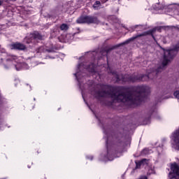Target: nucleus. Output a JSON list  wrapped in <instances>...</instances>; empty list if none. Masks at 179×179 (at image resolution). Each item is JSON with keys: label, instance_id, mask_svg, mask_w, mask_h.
Here are the masks:
<instances>
[{"label": "nucleus", "instance_id": "obj_15", "mask_svg": "<svg viewBox=\"0 0 179 179\" xmlns=\"http://www.w3.org/2000/svg\"><path fill=\"white\" fill-rule=\"evenodd\" d=\"M25 43H27V44H30V43L33 42V39H29V38H25L24 39Z\"/></svg>", "mask_w": 179, "mask_h": 179}, {"label": "nucleus", "instance_id": "obj_7", "mask_svg": "<svg viewBox=\"0 0 179 179\" xmlns=\"http://www.w3.org/2000/svg\"><path fill=\"white\" fill-rule=\"evenodd\" d=\"M10 47L12 50H26V46L20 43H12L10 45Z\"/></svg>", "mask_w": 179, "mask_h": 179}, {"label": "nucleus", "instance_id": "obj_30", "mask_svg": "<svg viewBox=\"0 0 179 179\" xmlns=\"http://www.w3.org/2000/svg\"><path fill=\"white\" fill-rule=\"evenodd\" d=\"M108 153H109V152H108Z\"/></svg>", "mask_w": 179, "mask_h": 179}, {"label": "nucleus", "instance_id": "obj_4", "mask_svg": "<svg viewBox=\"0 0 179 179\" xmlns=\"http://www.w3.org/2000/svg\"><path fill=\"white\" fill-rule=\"evenodd\" d=\"M172 172L169 173V179H179V165L177 163H173L171 165Z\"/></svg>", "mask_w": 179, "mask_h": 179}, {"label": "nucleus", "instance_id": "obj_21", "mask_svg": "<svg viewBox=\"0 0 179 179\" xmlns=\"http://www.w3.org/2000/svg\"><path fill=\"white\" fill-rule=\"evenodd\" d=\"M87 159H90V160H93V157H90V158L89 157H87Z\"/></svg>", "mask_w": 179, "mask_h": 179}, {"label": "nucleus", "instance_id": "obj_20", "mask_svg": "<svg viewBox=\"0 0 179 179\" xmlns=\"http://www.w3.org/2000/svg\"><path fill=\"white\" fill-rule=\"evenodd\" d=\"M144 125H148V124H149V120L147 122H143Z\"/></svg>", "mask_w": 179, "mask_h": 179}, {"label": "nucleus", "instance_id": "obj_27", "mask_svg": "<svg viewBox=\"0 0 179 179\" xmlns=\"http://www.w3.org/2000/svg\"><path fill=\"white\" fill-rule=\"evenodd\" d=\"M108 141L106 140V145H108Z\"/></svg>", "mask_w": 179, "mask_h": 179}, {"label": "nucleus", "instance_id": "obj_11", "mask_svg": "<svg viewBox=\"0 0 179 179\" xmlns=\"http://www.w3.org/2000/svg\"><path fill=\"white\" fill-rule=\"evenodd\" d=\"M86 69L88 72H91V73H96V65L92 64L86 67Z\"/></svg>", "mask_w": 179, "mask_h": 179}, {"label": "nucleus", "instance_id": "obj_22", "mask_svg": "<svg viewBox=\"0 0 179 179\" xmlns=\"http://www.w3.org/2000/svg\"><path fill=\"white\" fill-rule=\"evenodd\" d=\"M42 49H43V48H40L38 49V51H37V52H40Z\"/></svg>", "mask_w": 179, "mask_h": 179}, {"label": "nucleus", "instance_id": "obj_24", "mask_svg": "<svg viewBox=\"0 0 179 179\" xmlns=\"http://www.w3.org/2000/svg\"><path fill=\"white\" fill-rule=\"evenodd\" d=\"M2 5V0H0V6Z\"/></svg>", "mask_w": 179, "mask_h": 179}, {"label": "nucleus", "instance_id": "obj_31", "mask_svg": "<svg viewBox=\"0 0 179 179\" xmlns=\"http://www.w3.org/2000/svg\"><path fill=\"white\" fill-rule=\"evenodd\" d=\"M83 76H85V75H83Z\"/></svg>", "mask_w": 179, "mask_h": 179}, {"label": "nucleus", "instance_id": "obj_13", "mask_svg": "<svg viewBox=\"0 0 179 179\" xmlns=\"http://www.w3.org/2000/svg\"><path fill=\"white\" fill-rule=\"evenodd\" d=\"M60 29H61V30L66 31L69 29V27H68V24H62L60 26Z\"/></svg>", "mask_w": 179, "mask_h": 179}, {"label": "nucleus", "instance_id": "obj_19", "mask_svg": "<svg viewBox=\"0 0 179 179\" xmlns=\"http://www.w3.org/2000/svg\"><path fill=\"white\" fill-rule=\"evenodd\" d=\"M107 54H108V51L105 50L103 52L102 55H107Z\"/></svg>", "mask_w": 179, "mask_h": 179}, {"label": "nucleus", "instance_id": "obj_12", "mask_svg": "<svg viewBox=\"0 0 179 179\" xmlns=\"http://www.w3.org/2000/svg\"><path fill=\"white\" fill-rule=\"evenodd\" d=\"M148 163V159H143L141 161H140L138 163H136V169H139L142 164H145Z\"/></svg>", "mask_w": 179, "mask_h": 179}, {"label": "nucleus", "instance_id": "obj_18", "mask_svg": "<svg viewBox=\"0 0 179 179\" xmlns=\"http://www.w3.org/2000/svg\"><path fill=\"white\" fill-rule=\"evenodd\" d=\"M134 27V29H136V27H139V29H143V25H136Z\"/></svg>", "mask_w": 179, "mask_h": 179}, {"label": "nucleus", "instance_id": "obj_14", "mask_svg": "<svg viewBox=\"0 0 179 179\" xmlns=\"http://www.w3.org/2000/svg\"><path fill=\"white\" fill-rule=\"evenodd\" d=\"M100 1H96L95 3H94V4L93 5V8H94V9H97L98 8H99L100 7Z\"/></svg>", "mask_w": 179, "mask_h": 179}, {"label": "nucleus", "instance_id": "obj_1", "mask_svg": "<svg viewBox=\"0 0 179 179\" xmlns=\"http://www.w3.org/2000/svg\"><path fill=\"white\" fill-rule=\"evenodd\" d=\"M150 88L146 85L134 87L132 91H124L121 87H111L108 85H97V89L91 92L96 99L108 96L113 101H122L129 104H139L145 99L143 93H149Z\"/></svg>", "mask_w": 179, "mask_h": 179}, {"label": "nucleus", "instance_id": "obj_10", "mask_svg": "<svg viewBox=\"0 0 179 179\" xmlns=\"http://www.w3.org/2000/svg\"><path fill=\"white\" fill-rule=\"evenodd\" d=\"M30 38L33 40H43V36H41L38 32H34L31 34Z\"/></svg>", "mask_w": 179, "mask_h": 179}, {"label": "nucleus", "instance_id": "obj_23", "mask_svg": "<svg viewBox=\"0 0 179 179\" xmlns=\"http://www.w3.org/2000/svg\"><path fill=\"white\" fill-rule=\"evenodd\" d=\"M92 55H97V53L96 52H93Z\"/></svg>", "mask_w": 179, "mask_h": 179}, {"label": "nucleus", "instance_id": "obj_3", "mask_svg": "<svg viewBox=\"0 0 179 179\" xmlns=\"http://www.w3.org/2000/svg\"><path fill=\"white\" fill-rule=\"evenodd\" d=\"M77 23H95L96 24H99V21L96 17H92V16H84V17H80L77 20Z\"/></svg>", "mask_w": 179, "mask_h": 179}, {"label": "nucleus", "instance_id": "obj_9", "mask_svg": "<svg viewBox=\"0 0 179 179\" xmlns=\"http://www.w3.org/2000/svg\"><path fill=\"white\" fill-rule=\"evenodd\" d=\"M6 62L8 65H10L12 62H17V57L15 55H10L8 58H7Z\"/></svg>", "mask_w": 179, "mask_h": 179}, {"label": "nucleus", "instance_id": "obj_26", "mask_svg": "<svg viewBox=\"0 0 179 179\" xmlns=\"http://www.w3.org/2000/svg\"><path fill=\"white\" fill-rule=\"evenodd\" d=\"M6 1H16V0H6Z\"/></svg>", "mask_w": 179, "mask_h": 179}, {"label": "nucleus", "instance_id": "obj_17", "mask_svg": "<svg viewBox=\"0 0 179 179\" xmlns=\"http://www.w3.org/2000/svg\"><path fill=\"white\" fill-rule=\"evenodd\" d=\"M173 96H175V97H176V99H179V90L176 91V92L173 93Z\"/></svg>", "mask_w": 179, "mask_h": 179}, {"label": "nucleus", "instance_id": "obj_8", "mask_svg": "<svg viewBox=\"0 0 179 179\" xmlns=\"http://www.w3.org/2000/svg\"><path fill=\"white\" fill-rule=\"evenodd\" d=\"M16 71H20V69H29V66L26 63H18L14 64Z\"/></svg>", "mask_w": 179, "mask_h": 179}, {"label": "nucleus", "instance_id": "obj_28", "mask_svg": "<svg viewBox=\"0 0 179 179\" xmlns=\"http://www.w3.org/2000/svg\"><path fill=\"white\" fill-rule=\"evenodd\" d=\"M108 160L111 161V160H113V159H108Z\"/></svg>", "mask_w": 179, "mask_h": 179}, {"label": "nucleus", "instance_id": "obj_16", "mask_svg": "<svg viewBox=\"0 0 179 179\" xmlns=\"http://www.w3.org/2000/svg\"><path fill=\"white\" fill-rule=\"evenodd\" d=\"M164 8H166V6L164 5H161L159 6H157L155 8V9H157V10H160L162 9H164Z\"/></svg>", "mask_w": 179, "mask_h": 179}, {"label": "nucleus", "instance_id": "obj_6", "mask_svg": "<svg viewBox=\"0 0 179 179\" xmlns=\"http://www.w3.org/2000/svg\"><path fill=\"white\" fill-rule=\"evenodd\" d=\"M83 64H78V69H77V72L74 73L78 82L79 83L80 85V89H82V86L80 85V78L82 76V72L80 71V69L83 68Z\"/></svg>", "mask_w": 179, "mask_h": 179}, {"label": "nucleus", "instance_id": "obj_29", "mask_svg": "<svg viewBox=\"0 0 179 179\" xmlns=\"http://www.w3.org/2000/svg\"><path fill=\"white\" fill-rule=\"evenodd\" d=\"M5 68H6V69H8V67H6V66H5Z\"/></svg>", "mask_w": 179, "mask_h": 179}, {"label": "nucleus", "instance_id": "obj_2", "mask_svg": "<svg viewBox=\"0 0 179 179\" xmlns=\"http://www.w3.org/2000/svg\"><path fill=\"white\" fill-rule=\"evenodd\" d=\"M179 50V43L176 45L173 49H170L164 51V59L162 62V64L155 69H152L151 71H148V75H138L136 76H129V75H117L115 71H110V73L115 78L116 82H136L138 80L145 82L149 80V79H153L159 72H162L163 69L169 65V62L171 61L172 58H174Z\"/></svg>", "mask_w": 179, "mask_h": 179}, {"label": "nucleus", "instance_id": "obj_25", "mask_svg": "<svg viewBox=\"0 0 179 179\" xmlns=\"http://www.w3.org/2000/svg\"><path fill=\"white\" fill-rule=\"evenodd\" d=\"M107 0H105V1H102L101 2L103 3H104V2H106Z\"/></svg>", "mask_w": 179, "mask_h": 179}, {"label": "nucleus", "instance_id": "obj_5", "mask_svg": "<svg viewBox=\"0 0 179 179\" xmlns=\"http://www.w3.org/2000/svg\"><path fill=\"white\" fill-rule=\"evenodd\" d=\"M155 31H156V28H154L150 31L143 32L141 34H138L135 37L131 38L130 39H128L127 41H126L125 42L123 43V44H128V43H129V41H132L133 40H135V38H138V37H142L143 36H148L149 34H150L152 36V37L154 38L155 40V36H153V34H155Z\"/></svg>", "mask_w": 179, "mask_h": 179}]
</instances>
